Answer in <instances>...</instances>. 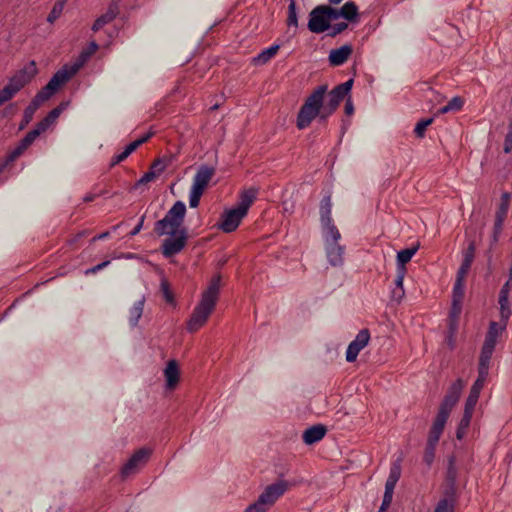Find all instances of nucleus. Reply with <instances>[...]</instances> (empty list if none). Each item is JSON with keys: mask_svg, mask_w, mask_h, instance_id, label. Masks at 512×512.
Here are the masks:
<instances>
[{"mask_svg": "<svg viewBox=\"0 0 512 512\" xmlns=\"http://www.w3.org/2000/svg\"><path fill=\"white\" fill-rule=\"evenodd\" d=\"M463 388L464 381L460 378L457 379L450 385L439 406L438 413L430 428L426 447L424 450L423 461L427 464V466H431L434 461L436 446L443 433L445 424L452 409L460 399Z\"/></svg>", "mask_w": 512, "mask_h": 512, "instance_id": "obj_1", "label": "nucleus"}, {"mask_svg": "<svg viewBox=\"0 0 512 512\" xmlns=\"http://www.w3.org/2000/svg\"><path fill=\"white\" fill-rule=\"evenodd\" d=\"M327 94V86H318L305 100L297 115V128L303 130L320 114L323 99Z\"/></svg>", "mask_w": 512, "mask_h": 512, "instance_id": "obj_2", "label": "nucleus"}, {"mask_svg": "<svg viewBox=\"0 0 512 512\" xmlns=\"http://www.w3.org/2000/svg\"><path fill=\"white\" fill-rule=\"evenodd\" d=\"M186 214V205L182 201H177L168 210L163 219L157 221L154 226V231L158 236L163 235H176L181 231Z\"/></svg>", "mask_w": 512, "mask_h": 512, "instance_id": "obj_3", "label": "nucleus"}, {"mask_svg": "<svg viewBox=\"0 0 512 512\" xmlns=\"http://www.w3.org/2000/svg\"><path fill=\"white\" fill-rule=\"evenodd\" d=\"M324 249L328 262L334 267H339L344 262L345 247L339 244L341 234L337 227H330L322 231Z\"/></svg>", "mask_w": 512, "mask_h": 512, "instance_id": "obj_4", "label": "nucleus"}, {"mask_svg": "<svg viewBox=\"0 0 512 512\" xmlns=\"http://www.w3.org/2000/svg\"><path fill=\"white\" fill-rule=\"evenodd\" d=\"M220 284L221 276H214L209 284V287L203 293L201 302L195 308V317L191 320H207V318L211 315L218 299Z\"/></svg>", "mask_w": 512, "mask_h": 512, "instance_id": "obj_5", "label": "nucleus"}, {"mask_svg": "<svg viewBox=\"0 0 512 512\" xmlns=\"http://www.w3.org/2000/svg\"><path fill=\"white\" fill-rule=\"evenodd\" d=\"M506 329L505 322H490L489 329L481 349L479 363L490 366V360L495 349L498 338Z\"/></svg>", "mask_w": 512, "mask_h": 512, "instance_id": "obj_6", "label": "nucleus"}, {"mask_svg": "<svg viewBox=\"0 0 512 512\" xmlns=\"http://www.w3.org/2000/svg\"><path fill=\"white\" fill-rule=\"evenodd\" d=\"M152 449L142 447L137 449L121 468V476L126 479L138 473L149 461Z\"/></svg>", "mask_w": 512, "mask_h": 512, "instance_id": "obj_7", "label": "nucleus"}, {"mask_svg": "<svg viewBox=\"0 0 512 512\" xmlns=\"http://www.w3.org/2000/svg\"><path fill=\"white\" fill-rule=\"evenodd\" d=\"M166 238L161 246L162 254L165 258H171L179 254L187 244L188 231L182 228L176 235Z\"/></svg>", "mask_w": 512, "mask_h": 512, "instance_id": "obj_8", "label": "nucleus"}, {"mask_svg": "<svg viewBox=\"0 0 512 512\" xmlns=\"http://www.w3.org/2000/svg\"><path fill=\"white\" fill-rule=\"evenodd\" d=\"M289 484L285 480H279L273 484L268 485L265 490L259 495L257 501L264 507H271L287 490Z\"/></svg>", "mask_w": 512, "mask_h": 512, "instance_id": "obj_9", "label": "nucleus"}, {"mask_svg": "<svg viewBox=\"0 0 512 512\" xmlns=\"http://www.w3.org/2000/svg\"><path fill=\"white\" fill-rule=\"evenodd\" d=\"M458 469L456 467V457L454 454L448 457V467L445 476V491L444 499H448L451 502L452 511H454V497L456 494Z\"/></svg>", "mask_w": 512, "mask_h": 512, "instance_id": "obj_10", "label": "nucleus"}, {"mask_svg": "<svg viewBox=\"0 0 512 512\" xmlns=\"http://www.w3.org/2000/svg\"><path fill=\"white\" fill-rule=\"evenodd\" d=\"M37 73L36 64L34 61L30 62L23 69L17 71L8 82V85L17 94L22 88H24Z\"/></svg>", "mask_w": 512, "mask_h": 512, "instance_id": "obj_11", "label": "nucleus"}, {"mask_svg": "<svg viewBox=\"0 0 512 512\" xmlns=\"http://www.w3.org/2000/svg\"><path fill=\"white\" fill-rule=\"evenodd\" d=\"M81 64L75 63L70 67L64 66L59 69L46 84L47 89L57 92L58 89L67 83L80 69Z\"/></svg>", "mask_w": 512, "mask_h": 512, "instance_id": "obj_12", "label": "nucleus"}, {"mask_svg": "<svg viewBox=\"0 0 512 512\" xmlns=\"http://www.w3.org/2000/svg\"><path fill=\"white\" fill-rule=\"evenodd\" d=\"M81 64L75 63L70 67L64 66L59 69L46 84L47 89L57 92L58 89L67 83L80 69Z\"/></svg>", "mask_w": 512, "mask_h": 512, "instance_id": "obj_13", "label": "nucleus"}, {"mask_svg": "<svg viewBox=\"0 0 512 512\" xmlns=\"http://www.w3.org/2000/svg\"><path fill=\"white\" fill-rule=\"evenodd\" d=\"M81 64L75 63L70 67L64 66L59 69L46 84L47 89L57 92L58 89L67 83L80 69Z\"/></svg>", "mask_w": 512, "mask_h": 512, "instance_id": "obj_14", "label": "nucleus"}, {"mask_svg": "<svg viewBox=\"0 0 512 512\" xmlns=\"http://www.w3.org/2000/svg\"><path fill=\"white\" fill-rule=\"evenodd\" d=\"M308 29L312 33L321 34L330 28V22L322 5L313 8L309 14Z\"/></svg>", "mask_w": 512, "mask_h": 512, "instance_id": "obj_15", "label": "nucleus"}, {"mask_svg": "<svg viewBox=\"0 0 512 512\" xmlns=\"http://www.w3.org/2000/svg\"><path fill=\"white\" fill-rule=\"evenodd\" d=\"M245 217L246 215L242 214L236 207L226 210L221 215V220L218 225L219 229L225 233H231L239 227Z\"/></svg>", "mask_w": 512, "mask_h": 512, "instance_id": "obj_16", "label": "nucleus"}, {"mask_svg": "<svg viewBox=\"0 0 512 512\" xmlns=\"http://www.w3.org/2000/svg\"><path fill=\"white\" fill-rule=\"evenodd\" d=\"M463 277L457 276L456 281L453 286V295H452V306L450 310V320H456L462 311V304L465 296V286H464Z\"/></svg>", "mask_w": 512, "mask_h": 512, "instance_id": "obj_17", "label": "nucleus"}, {"mask_svg": "<svg viewBox=\"0 0 512 512\" xmlns=\"http://www.w3.org/2000/svg\"><path fill=\"white\" fill-rule=\"evenodd\" d=\"M353 86V79H349L346 82L336 86L332 89L327 97L326 106L329 107L330 111H335L340 105L341 101L348 95Z\"/></svg>", "mask_w": 512, "mask_h": 512, "instance_id": "obj_18", "label": "nucleus"}, {"mask_svg": "<svg viewBox=\"0 0 512 512\" xmlns=\"http://www.w3.org/2000/svg\"><path fill=\"white\" fill-rule=\"evenodd\" d=\"M370 340V332L368 329H362L356 335V338L348 345L346 351V360L354 362L360 351L367 346Z\"/></svg>", "mask_w": 512, "mask_h": 512, "instance_id": "obj_19", "label": "nucleus"}, {"mask_svg": "<svg viewBox=\"0 0 512 512\" xmlns=\"http://www.w3.org/2000/svg\"><path fill=\"white\" fill-rule=\"evenodd\" d=\"M370 340V332L368 329H362L356 335V338L348 345L346 351V360L354 362L360 351L367 346Z\"/></svg>", "mask_w": 512, "mask_h": 512, "instance_id": "obj_20", "label": "nucleus"}, {"mask_svg": "<svg viewBox=\"0 0 512 512\" xmlns=\"http://www.w3.org/2000/svg\"><path fill=\"white\" fill-rule=\"evenodd\" d=\"M215 175V168L210 167L207 165H201L194 178L193 183L191 187H194L198 190L205 191L206 187L208 186L210 180Z\"/></svg>", "mask_w": 512, "mask_h": 512, "instance_id": "obj_21", "label": "nucleus"}, {"mask_svg": "<svg viewBox=\"0 0 512 512\" xmlns=\"http://www.w3.org/2000/svg\"><path fill=\"white\" fill-rule=\"evenodd\" d=\"M164 377L166 381V388L168 390H174L180 380V369L179 364L176 360H169L166 368L164 369Z\"/></svg>", "mask_w": 512, "mask_h": 512, "instance_id": "obj_22", "label": "nucleus"}, {"mask_svg": "<svg viewBox=\"0 0 512 512\" xmlns=\"http://www.w3.org/2000/svg\"><path fill=\"white\" fill-rule=\"evenodd\" d=\"M353 52V48L349 44H345L340 48L332 49L329 53L328 59L332 66L343 65Z\"/></svg>", "mask_w": 512, "mask_h": 512, "instance_id": "obj_23", "label": "nucleus"}, {"mask_svg": "<svg viewBox=\"0 0 512 512\" xmlns=\"http://www.w3.org/2000/svg\"><path fill=\"white\" fill-rule=\"evenodd\" d=\"M327 433L326 426L322 424H317L309 427L303 433V441L307 445L314 444L320 440H322Z\"/></svg>", "mask_w": 512, "mask_h": 512, "instance_id": "obj_24", "label": "nucleus"}, {"mask_svg": "<svg viewBox=\"0 0 512 512\" xmlns=\"http://www.w3.org/2000/svg\"><path fill=\"white\" fill-rule=\"evenodd\" d=\"M475 243L471 241L463 253L462 263L458 269L457 276L465 278L471 268L475 257Z\"/></svg>", "mask_w": 512, "mask_h": 512, "instance_id": "obj_25", "label": "nucleus"}, {"mask_svg": "<svg viewBox=\"0 0 512 512\" xmlns=\"http://www.w3.org/2000/svg\"><path fill=\"white\" fill-rule=\"evenodd\" d=\"M257 192L258 190L255 188H249L242 191L239 196V201L235 207L240 210L242 214L247 215L249 208L256 200Z\"/></svg>", "mask_w": 512, "mask_h": 512, "instance_id": "obj_26", "label": "nucleus"}, {"mask_svg": "<svg viewBox=\"0 0 512 512\" xmlns=\"http://www.w3.org/2000/svg\"><path fill=\"white\" fill-rule=\"evenodd\" d=\"M320 221L322 231L328 230L330 227H336L331 216V200L330 197H324L320 205Z\"/></svg>", "mask_w": 512, "mask_h": 512, "instance_id": "obj_27", "label": "nucleus"}, {"mask_svg": "<svg viewBox=\"0 0 512 512\" xmlns=\"http://www.w3.org/2000/svg\"><path fill=\"white\" fill-rule=\"evenodd\" d=\"M118 13V4L116 2L111 3L107 12L95 20L92 26L93 31H99L105 24L110 23L112 20H114Z\"/></svg>", "mask_w": 512, "mask_h": 512, "instance_id": "obj_28", "label": "nucleus"}, {"mask_svg": "<svg viewBox=\"0 0 512 512\" xmlns=\"http://www.w3.org/2000/svg\"><path fill=\"white\" fill-rule=\"evenodd\" d=\"M489 365L479 363L478 364V377L472 385L469 394L473 396H480V392L484 387V384L488 377Z\"/></svg>", "mask_w": 512, "mask_h": 512, "instance_id": "obj_29", "label": "nucleus"}, {"mask_svg": "<svg viewBox=\"0 0 512 512\" xmlns=\"http://www.w3.org/2000/svg\"><path fill=\"white\" fill-rule=\"evenodd\" d=\"M340 14L342 15V18L350 23H355L358 21L359 18V10L358 6L350 1L346 2L342 7Z\"/></svg>", "mask_w": 512, "mask_h": 512, "instance_id": "obj_30", "label": "nucleus"}, {"mask_svg": "<svg viewBox=\"0 0 512 512\" xmlns=\"http://www.w3.org/2000/svg\"><path fill=\"white\" fill-rule=\"evenodd\" d=\"M279 49H280V45H278V44L271 45L270 47L264 49L261 53H259L254 58V60H253L254 63L257 65H264V64L268 63L273 57H275V55L277 54Z\"/></svg>", "mask_w": 512, "mask_h": 512, "instance_id": "obj_31", "label": "nucleus"}, {"mask_svg": "<svg viewBox=\"0 0 512 512\" xmlns=\"http://www.w3.org/2000/svg\"><path fill=\"white\" fill-rule=\"evenodd\" d=\"M417 250L418 246H414L399 251L397 254L398 268L405 269V265L412 259V257L416 254Z\"/></svg>", "mask_w": 512, "mask_h": 512, "instance_id": "obj_32", "label": "nucleus"}, {"mask_svg": "<svg viewBox=\"0 0 512 512\" xmlns=\"http://www.w3.org/2000/svg\"><path fill=\"white\" fill-rule=\"evenodd\" d=\"M510 198H511V195L509 192H504L501 195L500 204H499V207H498V209L496 211V215H495L496 219H501V220L505 221L507 214H508V210H509Z\"/></svg>", "mask_w": 512, "mask_h": 512, "instance_id": "obj_33", "label": "nucleus"}, {"mask_svg": "<svg viewBox=\"0 0 512 512\" xmlns=\"http://www.w3.org/2000/svg\"><path fill=\"white\" fill-rule=\"evenodd\" d=\"M64 108L65 104L62 103L58 107L52 109L48 115L39 122L40 126L47 130L57 120Z\"/></svg>", "mask_w": 512, "mask_h": 512, "instance_id": "obj_34", "label": "nucleus"}, {"mask_svg": "<svg viewBox=\"0 0 512 512\" xmlns=\"http://www.w3.org/2000/svg\"><path fill=\"white\" fill-rule=\"evenodd\" d=\"M458 332V322H449L445 343L450 350L456 347V334Z\"/></svg>", "mask_w": 512, "mask_h": 512, "instance_id": "obj_35", "label": "nucleus"}, {"mask_svg": "<svg viewBox=\"0 0 512 512\" xmlns=\"http://www.w3.org/2000/svg\"><path fill=\"white\" fill-rule=\"evenodd\" d=\"M464 105V100L461 97H453L445 106L441 107L438 111L440 114H445L451 111H459Z\"/></svg>", "mask_w": 512, "mask_h": 512, "instance_id": "obj_36", "label": "nucleus"}, {"mask_svg": "<svg viewBox=\"0 0 512 512\" xmlns=\"http://www.w3.org/2000/svg\"><path fill=\"white\" fill-rule=\"evenodd\" d=\"M401 476V467L399 464H394L391 467L389 477L386 481L385 488L394 490L399 478Z\"/></svg>", "mask_w": 512, "mask_h": 512, "instance_id": "obj_37", "label": "nucleus"}, {"mask_svg": "<svg viewBox=\"0 0 512 512\" xmlns=\"http://www.w3.org/2000/svg\"><path fill=\"white\" fill-rule=\"evenodd\" d=\"M498 304L500 310L501 320H509L512 315V307L509 297H505V300H501V296H498Z\"/></svg>", "mask_w": 512, "mask_h": 512, "instance_id": "obj_38", "label": "nucleus"}, {"mask_svg": "<svg viewBox=\"0 0 512 512\" xmlns=\"http://www.w3.org/2000/svg\"><path fill=\"white\" fill-rule=\"evenodd\" d=\"M136 145H134L133 142H131L129 145H127L125 147V149L115 155L113 158H112V161H111V165L114 166V165H117L121 162H123L125 159H127L129 157V155H131L135 150H136Z\"/></svg>", "mask_w": 512, "mask_h": 512, "instance_id": "obj_39", "label": "nucleus"}, {"mask_svg": "<svg viewBox=\"0 0 512 512\" xmlns=\"http://www.w3.org/2000/svg\"><path fill=\"white\" fill-rule=\"evenodd\" d=\"M153 168H158V173H156L155 171H148L146 172L140 179H139V184H147L151 181H153L158 174H160L163 169H164V165L161 163V161H157L156 163H154L153 165Z\"/></svg>", "mask_w": 512, "mask_h": 512, "instance_id": "obj_40", "label": "nucleus"}, {"mask_svg": "<svg viewBox=\"0 0 512 512\" xmlns=\"http://www.w3.org/2000/svg\"><path fill=\"white\" fill-rule=\"evenodd\" d=\"M39 107L40 105L32 99L29 105L24 110L22 126L28 124L33 119V116Z\"/></svg>", "mask_w": 512, "mask_h": 512, "instance_id": "obj_41", "label": "nucleus"}, {"mask_svg": "<svg viewBox=\"0 0 512 512\" xmlns=\"http://www.w3.org/2000/svg\"><path fill=\"white\" fill-rule=\"evenodd\" d=\"M287 25L289 27H298V17L296 12V2L295 0H290L288 5V16H287Z\"/></svg>", "mask_w": 512, "mask_h": 512, "instance_id": "obj_42", "label": "nucleus"}, {"mask_svg": "<svg viewBox=\"0 0 512 512\" xmlns=\"http://www.w3.org/2000/svg\"><path fill=\"white\" fill-rule=\"evenodd\" d=\"M46 130L38 123L36 128L29 131L26 136L22 139L24 145L30 146L43 132Z\"/></svg>", "mask_w": 512, "mask_h": 512, "instance_id": "obj_43", "label": "nucleus"}, {"mask_svg": "<svg viewBox=\"0 0 512 512\" xmlns=\"http://www.w3.org/2000/svg\"><path fill=\"white\" fill-rule=\"evenodd\" d=\"M144 302V297L134 302L130 309V320H139L141 318L144 309Z\"/></svg>", "mask_w": 512, "mask_h": 512, "instance_id": "obj_44", "label": "nucleus"}, {"mask_svg": "<svg viewBox=\"0 0 512 512\" xmlns=\"http://www.w3.org/2000/svg\"><path fill=\"white\" fill-rule=\"evenodd\" d=\"M471 419H472L471 416L463 414V416L459 422V425L457 427V430H456V438L457 439L461 440L465 436L466 430L470 425Z\"/></svg>", "mask_w": 512, "mask_h": 512, "instance_id": "obj_45", "label": "nucleus"}, {"mask_svg": "<svg viewBox=\"0 0 512 512\" xmlns=\"http://www.w3.org/2000/svg\"><path fill=\"white\" fill-rule=\"evenodd\" d=\"M433 121H434L433 118H427V119L420 120L414 128L415 135L418 138H423L425 136L427 127L430 126L433 123Z\"/></svg>", "mask_w": 512, "mask_h": 512, "instance_id": "obj_46", "label": "nucleus"}, {"mask_svg": "<svg viewBox=\"0 0 512 512\" xmlns=\"http://www.w3.org/2000/svg\"><path fill=\"white\" fill-rule=\"evenodd\" d=\"M63 8H64L63 2H60V1L56 2L54 4L52 10L48 14L47 21L49 23H54L62 14Z\"/></svg>", "mask_w": 512, "mask_h": 512, "instance_id": "obj_47", "label": "nucleus"}, {"mask_svg": "<svg viewBox=\"0 0 512 512\" xmlns=\"http://www.w3.org/2000/svg\"><path fill=\"white\" fill-rule=\"evenodd\" d=\"M55 92H52V90L47 89V85H45L33 98L34 101H36L40 106L45 101L49 100Z\"/></svg>", "mask_w": 512, "mask_h": 512, "instance_id": "obj_48", "label": "nucleus"}, {"mask_svg": "<svg viewBox=\"0 0 512 512\" xmlns=\"http://www.w3.org/2000/svg\"><path fill=\"white\" fill-rule=\"evenodd\" d=\"M322 7L330 23L342 18V15L340 14L341 8H334L330 5H322Z\"/></svg>", "mask_w": 512, "mask_h": 512, "instance_id": "obj_49", "label": "nucleus"}, {"mask_svg": "<svg viewBox=\"0 0 512 512\" xmlns=\"http://www.w3.org/2000/svg\"><path fill=\"white\" fill-rule=\"evenodd\" d=\"M478 399H479V397H477V396H473L471 394L468 395L466 402H465L464 413H463L464 415H468V416L472 417L475 406L478 402Z\"/></svg>", "mask_w": 512, "mask_h": 512, "instance_id": "obj_50", "label": "nucleus"}, {"mask_svg": "<svg viewBox=\"0 0 512 512\" xmlns=\"http://www.w3.org/2000/svg\"><path fill=\"white\" fill-rule=\"evenodd\" d=\"M203 191L198 190L194 187H191L189 193V205L191 208H196L199 205L201 196L203 195Z\"/></svg>", "mask_w": 512, "mask_h": 512, "instance_id": "obj_51", "label": "nucleus"}, {"mask_svg": "<svg viewBox=\"0 0 512 512\" xmlns=\"http://www.w3.org/2000/svg\"><path fill=\"white\" fill-rule=\"evenodd\" d=\"M15 95L16 93L8 84L0 89V106L11 100Z\"/></svg>", "mask_w": 512, "mask_h": 512, "instance_id": "obj_52", "label": "nucleus"}, {"mask_svg": "<svg viewBox=\"0 0 512 512\" xmlns=\"http://www.w3.org/2000/svg\"><path fill=\"white\" fill-rule=\"evenodd\" d=\"M348 28V24L346 22H339L334 25L330 24L329 33L328 36L334 38L343 31H345Z\"/></svg>", "mask_w": 512, "mask_h": 512, "instance_id": "obj_53", "label": "nucleus"}, {"mask_svg": "<svg viewBox=\"0 0 512 512\" xmlns=\"http://www.w3.org/2000/svg\"><path fill=\"white\" fill-rule=\"evenodd\" d=\"M28 145H24V142L21 140L19 145L8 155L7 161H14L18 157L22 155V153L28 148Z\"/></svg>", "mask_w": 512, "mask_h": 512, "instance_id": "obj_54", "label": "nucleus"}, {"mask_svg": "<svg viewBox=\"0 0 512 512\" xmlns=\"http://www.w3.org/2000/svg\"><path fill=\"white\" fill-rule=\"evenodd\" d=\"M28 145H24V142L21 140L19 145L8 155L7 161H14L18 157L22 155V153L28 148Z\"/></svg>", "mask_w": 512, "mask_h": 512, "instance_id": "obj_55", "label": "nucleus"}, {"mask_svg": "<svg viewBox=\"0 0 512 512\" xmlns=\"http://www.w3.org/2000/svg\"><path fill=\"white\" fill-rule=\"evenodd\" d=\"M28 145H24V142L21 140L19 145L8 155L7 161H14L18 157L22 155V153L28 148Z\"/></svg>", "mask_w": 512, "mask_h": 512, "instance_id": "obj_56", "label": "nucleus"}, {"mask_svg": "<svg viewBox=\"0 0 512 512\" xmlns=\"http://www.w3.org/2000/svg\"><path fill=\"white\" fill-rule=\"evenodd\" d=\"M28 145H24V142L21 140L19 145L8 155L7 161H14L18 157L22 155V153L28 148Z\"/></svg>", "mask_w": 512, "mask_h": 512, "instance_id": "obj_57", "label": "nucleus"}, {"mask_svg": "<svg viewBox=\"0 0 512 512\" xmlns=\"http://www.w3.org/2000/svg\"><path fill=\"white\" fill-rule=\"evenodd\" d=\"M512 288V275L509 274V278L506 283L502 286L499 292V296H501V300L504 301L505 297H509L510 291Z\"/></svg>", "mask_w": 512, "mask_h": 512, "instance_id": "obj_58", "label": "nucleus"}, {"mask_svg": "<svg viewBox=\"0 0 512 512\" xmlns=\"http://www.w3.org/2000/svg\"><path fill=\"white\" fill-rule=\"evenodd\" d=\"M503 224H504V220L495 218L493 237H492L493 243H496L498 241L499 235L501 234L502 229H503Z\"/></svg>", "mask_w": 512, "mask_h": 512, "instance_id": "obj_59", "label": "nucleus"}, {"mask_svg": "<svg viewBox=\"0 0 512 512\" xmlns=\"http://www.w3.org/2000/svg\"><path fill=\"white\" fill-rule=\"evenodd\" d=\"M434 512H454L452 511L451 502L448 499H441Z\"/></svg>", "mask_w": 512, "mask_h": 512, "instance_id": "obj_60", "label": "nucleus"}, {"mask_svg": "<svg viewBox=\"0 0 512 512\" xmlns=\"http://www.w3.org/2000/svg\"><path fill=\"white\" fill-rule=\"evenodd\" d=\"M161 292L163 294V297L165 298V300L169 303L173 302V295H172V292L170 291V288H169V285L167 282L163 281L161 283Z\"/></svg>", "mask_w": 512, "mask_h": 512, "instance_id": "obj_61", "label": "nucleus"}, {"mask_svg": "<svg viewBox=\"0 0 512 512\" xmlns=\"http://www.w3.org/2000/svg\"><path fill=\"white\" fill-rule=\"evenodd\" d=\"M393 493H394V490H391L389 488H385V492H384V496H383V501H382V504L381 506L382 507H385V508H388L392 502V498H393Z\"/></svg>", "mask_w": 512, "mask_h": 512, "instance_id": "obj_62", "label": "nucleus"}, {"mask_svg": "<svg viewBox=\"0 0 512 512\" xmlns=\"http://www.w3.org/2000/svg\"><path fill=\"white\" fill-rule=\"evenodd\" d=\"M267 507L258 504V501L249 505L244 512H267Z\"/></svg>", "mask_w": 512, "mask_h": 512, "instance_id": "obj_63", "label": "nucleus"}, {"mask_svg": "<svg viewBox=\"0 0 512 512\" xmlns=\"http://www.w3.org/2000/svg\"><path fill=\"white\" fill-rule=\"evenodd\" d=\"M503 150L505 153H510L512 151V132H508L506 134Z\"/></svg>", "mask_w": 512, "mask_h": 512, "instance_id": "obj_64", "label": "nucleus"}]
</instances>
